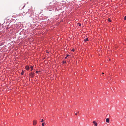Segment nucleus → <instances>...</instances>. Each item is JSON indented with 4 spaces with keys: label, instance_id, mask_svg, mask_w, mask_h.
I'll use <instances>...</instances> for the list:
<instances>
[{
    "label": "nucleus",
    "instance_id": "obj_1",
    "mask_svg": "<svg viewBox=\"0 0 126 126\" xmlns=\"http://www.w3.org/2000/svg\"><path fill=\"white\" fill-rule=\"evenodd\" d=\"M28 11H26L25 10L24 11L23 13H21L20 14V16H24L28 12Z\"/></svg>",
    "mask_w": 126,
    "mask_h": 126
},
{
    "label": "nucleus",
    "instance_id": "obj_2",
    "mask_svg": "<svg viewBox=\"0 0 126 126\" xmlns=\"http://www.w3.org/2000/svg\"><path fill=\"white\" fill-rule=\"evenodd\" d=\"M37 123V121L36 120H34L33 122V125H35Z\"/></svg>",
    "mask_w": 126,
    "mask_h": 126
},
{
    "label": "nucleus",
    "instance_id": "obj_3",
    "mask_svg": "<svg viewBox=\"0 0 126 126\" xmlns=\"http://www.w3.org/2000/svg\"><path fill=\"white\" fill-rule=\"evenodd\" d=\"M30 76L32 77L34 76V73H33L31 72L30 74Z\"/></svg>",
    "mask_w": 126,
    "mask_h": 126
},
{
    "label": "nucleus",
    "instance_id": "obj_4",
    "mask_svg": "<svg viewBox=\"0 0 126 126\" xmlns=\"http://www.w3.org/2000/svg\"><path fill=\"white\" fill-rule=\"evenodd\" d=\"M93 123L95 126H96L97 125V124L95 121H94L93 122Z\"/></svg>",
    "mask_w": 126,
    "mask_h": 126
},
{
    "label": "nucleus",
    "instance_id": "obj_5",
    "mask_svg": "<svg viewBox=\"0 0 126 126\" xmlns=\"http://www.w3.org/2000/svg\"><path fill=\"white\" fill-rule=\"evenodd\" d=\"M109 121V118H107L106 120V122L107 123H108Z\"/></svg>",
    "mask_w": 126,
    "mask_h": 126
},
{
    "label": "nucleus",
    "instance_id": "obj_6",
    "mask_svg": "<svg viewBox=\"0 0 126 126\" xmlns=\"http://www.w3.org/2000/svg\"><path fill=\"white\" fill-rule=\"evenodd\" d=\"M26 69L27 70H29V67L28 66H26L25 67Z\"/></svg>",
    "mask_w": 126,
    "mask_h": 126
},
{
    "label": "nucleus",
    "instance_id": "obj_7",
    "mask_svg": "<svg viewBox=\"0 0 126 126\" xmlns=\"http://www.w3.org/2000/svg\"><path fill=\"white\" fill-rule=\"evenodd\" d=\"M30 68H31V70L32 71L33 69V67L32 66L30 67Z\"/></svg>",
    "mask_w": 126,
    "mask_h": 126
},
{
    "label": "nucleus",
    "instance_id": "obj_8",
    "mask_svg": "<svg viewBox=\"0 0 126 126\" xmlns=\"http://www.w3.org/2000/svg\"><path fill=\"white\" fill-rule=\"evenodd\" d=\"M88 38H86V39L84 40V41L85 42H86V41H88Z\"/></svg>",
    "mask_w": 126,
    "mask_h": 126
},
{
    "label": "nucleus",
    "instance_id": "obj_9",
    "mask_svg": "<svg viewBox=\"0 0 126 126\" xmlns=\"http://www.w3.org/2000/svg\"><path fill=\"white\" fill-rule=\"evenodd\" d=\"M24 74V71L23 70H22L21 74L22 75H23Z\"/></svg>",
    "mask_w": 126,
    "mask_h": 126
},
{
    "label": "nucleus",
    "instance_id": "obj_10",
    "mask_svg": "<svg viewBox=\"0 0 126 126\" xmlns=\"http://www.w3.org/2000/svg\"><path fill=\"white\" fill-rule=\"evenodd\" d=\"M108 21H109V22H111V20H110V18H109L108 19Z\"/></svg>",
    "mask_w": 126,
    "mask_h": 126
},
{
    "label": "nucleus",
    "instance_id": "obj_11",
    "mask_svg": "<svg viewBox=\"0 0 126 126\" xmlns=\"http://www.w3.org/2000/svg\"><path fill=\"white\" fill-rule=\"evenodd\" d=\"M71 51H75V49H72V50H71Z\"/></svg>",
    "mask_w": 126,
    "mask_h": 126
},
{
    "label": "nucleus",
    "instance_id": "obj_12",
    "mask_svg": "<svg viewBox=\"0 0 126 126\" xmlns=\"http://www.w3.org/2000/svg\"><path fill=\"white\" fill-rule=\"evenodd\" d=\"M42 125L43 126H44V125H45V123H43L42 124Z\"/></svg>",
    "mask_w": 126,
    "mask_h": 126
},
{
    "label": "nucleus",
    "instance_id": "obj_13",
    "mask_svg": "<svg viewBox=\"0 0 126 126\" xmlns=\"http://www.w3.org/2000/svg\"><path fill=\"white\" fill-rule=\"evenodd\" d=\"M124 19L125 20H126V16H125Z\"/></svg>",
    "mask_w": 126,
    "mask_h": 126
},
{
    "label": "nucleus",
    "instance_id": "obj_14",
    "mask_svg": "<svg viewBox=\"0 0 126 126\" xmlns=\"http://www.w3.org/2000/svg\"><path fill=\"white\" fill-rule=\"evenodd\" d=\"M44 121V120L43 119H42L41 120V122H43Z\"/></svg>",
    "mask_w": 126,
    "mask_h": 126
},
{
    "label": "nucleus",
    "instance_id": "obj_15",
    "mask_svg": "<svg viewBox=\"0 0 126 126\" xmlns=\"http://www.w3.org/2000/svg\"><path fill=\"white\" fill-rule=\"evenodd\" d=\"M79 24V26H80L81 25V24L80 23H78Z\"/></svg>",
    "mask_w": 126,
    "mask_h": 126
},
{
    "label": "nucleus",
    "instance_id": "obj_16",
    "mask_svg": "<svg viewBox=\"0 0 126 126\" xmlns=\"http://www.w3.org/2000/svg\"><path fill=\"white\" fill-rule=\"evenodd\" d=\"M39 72L38 71H36V73H38Z\"/></svg>",
    "mask_w": 126,
    "mask_h": 126
},
{
    "label": "nucleus",
    "instance_id": "obj_17",
    "mask_svg": "<svg viewBox=\"0 0 126 126\" xmlns=\"http://www.w3.org/2000/svg\"><path fill=\"white\" fill-rule=\"evenodd\" d=\"M66 63V62H65H65H64V61H63V63Z\"/></svg>",
    "mask_w": 126,
    "mask_h": 126
},
{
    "label": "nucleus",
    "instance_id": "obj_18",
    "mask_svg": "<svg viewBox=\"0 0 126 126\" xmlns=\"http://www.w3.org/2000/svg\"><path fill=\"white\" fill-rule=\"evenodd\" d=\"M68 56H69V55H68H68H67V56H66L67 57H68Z\"/></svg>",
    "mask_w": 126,
    "mask_h": 126
},
{
    "label": "nucleus",
    "instance_id": "obj_19",
    "mask_svg": "<svg viewBox=\"0 0 126 126\" xmlns=\"http://www.w3.org/2000/svg\"><path fill=\"white\" fill-rule=\"evenodd\" d=\"M67 57L66 56V57H65V59L67 58Z\"/></svg>",
    "mask_w": 126,
    "mask_h": 126
},
{
    "label": "nucleus",
    "instance_id": "obj_20",
    "mask_svg": "<svg viewBox=\"0 0 126 126\" xmlns=\"http://www.w3.org/2000/svg\"><path fill=\"white\" fill-rule=\"evenodd\" d=\"M75 115H77V113H76L75 114Z\"/></svg>",
    "mask_w": 126,
    "mask_h": 126
},
{
    "label": "nucleus",
    "instance_id": "obj_21",
    "mask_svg": "<svg viewBox=\"0 0 126 126\" xmlns=\"http://www.w3.org/2000/svg\"><path fill=\"white\" fill-rule=\"evenodd\" d=\"M78 113H79V111H78Z\"/></svg>",
    "mask_w": 126,
    "mask_h": 126
},
{
    "label": "nucleus",
    "instance_id": "obj_22",
    "mask_svg": "<svg viewBox=\"0 0 126 126\" xmlns=\"http://www.w3.org/2000/svg\"><path fill=\"white\" fill-rule=\"evenodd\" d=\"M102 74H104V73H102Z\"/></svg>",
    "mask_w": 126,
    "mask_h": 126
},
{
    "label": "nucleus",
    "instance_id": "obj_23",
    "mask_svg": "<svg viewBox=\"0 0 126 126\" xmlns=\"http://www.w3.org/2000/svg\"><path fill=\"white\" fill-rule=\"evenodd\" d=\"M109 60H110V59H109Z\"/></svg>",
    "mask_w": 126,
    "mask_h": 126
}]
</instances>
